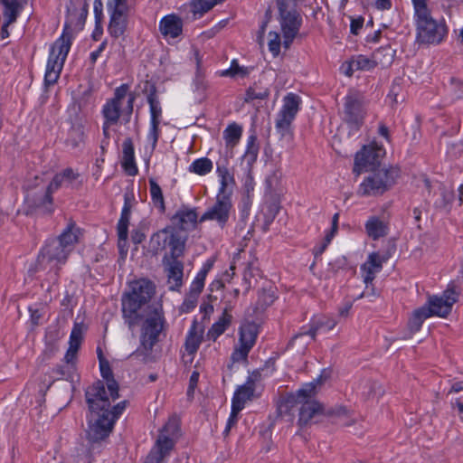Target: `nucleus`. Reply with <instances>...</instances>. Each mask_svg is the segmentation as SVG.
<instances>
[{
	"label": "nucleus",
	"mask_w": 463,
	"mask_h": 463,
	"mask_svg": "<svg viewBox=\"0 0 463 463\" xmlns=\"http://www.w3.org/2000/svg\"><path fill=\"white\" fill-rule=\"evenodd\" d=\"M85 397L90 411L87 436L90 441L98 442L109 436L127 402L111 407V402L115 400H112L102 381H97L88 387Z\"/></svg>",
	"instance_id": "obj_1"
},
{
	"label": "nucleus",
	"mask_w": 463,
	"mask_h": 463,
	"mask_svg": "<svg viewBox=\"0 0 463 463\" xmlns=\"http://www.w3.org/2000/svg\"><path fill=\"white\" fill-rule=\"evenodd\" d=\"M130 291L121 299L122 317L128 329L134 331L141 321V311L155 293V285L145 279L136 280L130 285Z\"/></svg>",
	"instance_id": "obj_2"
},
{
	"label": "nucleus",
	"mask_w": 463,
	"mask_h": 463,
	"mask_svg": "<svg viewBox=\"0 0 463 463\" xmlns=\"http://www.w3.org/2000/svg\"><path fill=\"white\" fill-rule=\"evenodd\" d=\"M415 10L416 41L422 44H438L447 34L445 24L435 20L425 0H412Z\"/></svg>",
	"instance_id": "obj_3"
},
{
	"label": "nucleus",
	"mask_w": 463,
	"mask_h": 463,
	"mask_svg": "<svg viewBox=\"0 0 463 463\" xmlns=\"http://www.w3.org/2000/svg\"><path fill=\"white\" fill-rule=\"evenodd\" d=\"M137 326H140V347L146 352L152 351L166 326L162 305L146 306L141 311V321Z\"/></svg>",
	"instance_id": "obj_4"
},
{
	"label": "nucleus",
	"mask_w": 463,
	"mask_h": 463,
	"mask_svg": "<svg viewBox=\"0 0 463 463\" xmlns=\"http://www.w3.org/2000/svg\"><path fill=\"white\" fill-rule=\"evenodd\" d=\"M136 94L129 91L128 84H121L115 89L113 98L108 99L102 107L101 114L104 121L117 125L123 116L125 123H128L133 112Z\"/></svg>",
	"instance_id": "obj_5"
},
{
	"label": "nucleus",
	"mask_w": 463,
	"mask_h": 463,
	"mask_svg": "<svg viewBox=\"0 0 463 463\" xmlns=\"http://www.w3.org/2000/svg\"><path fill=\"white\" fill-rule=\"evenodd\" d=\"M72 34L66 23L61 35L51 46L44 75V83L53 85L60 78L61 71L71 46Z\"/></svg>",
	"instance_id": "obj_6"
},
{
	"label": "nucleus",
	"mask_w": 463,
	"mask_h": 463,
	"mask_svg": "<svg viewBox=\"0 0 463 463\" xmlns=\"http://www.w3.org/2000/svg\"><path fill=\"white\" fill-rule=\"evenodd\" d=\"M400 176L398 167L390 166L370 173L359 184L357 194L363 197H377L390 190Z\"/></svg>",
	"instance_id": "obj_7"
},
{
	"label": "nucleus",
	"mask_w": 463,
	"mask_h": 463,
	"mask_svg": "<svg viewBox=\"0 0 463 463\" xmlns=\"http://www.w3.org/2000/svg\"><path fill=\"white\" fill-rule=\"evenodd\" d=\"M82 184L81 175L71 167H67L61 172L57 173L50 184L43 197L39 199L35 204L39 208H43L46 213L53 212V199L52 194L61 187L77 188Z\"/></svg>",
	"instance_id": "obj_8"
},
{
	"label": "nucleus",
	"mask_w": 463,
	"mask_h": 463,
	"mask_svg": "<svg viewBox=\"0 0 463 463\" xmlns=\"http://www.w3.org/2000/svg\"><path fill=\"white\" fill-rule=\"evenodd\" d=\"M301 98L293 92L283 98V104L275 119V128L281 138H293L292 123L300 109Z\"/></svg>",
	"instance_id": "obj_9"
},
{
	"label": "nucleus",
	"mask_w": 463,
	"mask_h": 463,
	"mask_svg": "<svg viewBox=\"0 0 463 463\" xmlns=\"http://www.w3.org/2000/svg\"><path fill=\"white\" fill-rule=\"evenodd\" d=\"M185 241L182 232L172 226L165 227L151 237V243L156 244V251L169 248L172 260L184 254Z\"/></svg>",
	"instance_id": "obj_10"
},
{
	"label": "nucleus",
	"mask_w": 463,
	"mask_h": 463,
	"mask_svg": "<svg viewBox=\"0 0 463 463\" xmlns=\"http://www.w3.org/2000/svg\"><path fill=\"white\" fill-rule=\"evenodd\" d=\"M71 253L56 239H52L43 247L38 256V263L43 269L49 266L50 269L53 270L54 280H56L61 267L66 263Z\"/></svg>",
	"instance_id": "obj_11"
},
{
	"label": "nucleus",
	"mask_w": 463,
	"mask_h": 463,
	"mask_svg": "<svg viewBox=\"0 0 463 463\" xmlns=\"http://www.w3.org/2000/svg\"><path fill=\"white\" fill-rule=\"evenodd\" d=\"M367 111L364 97L357 93H349L345 98L343 120L352 131H358L364 123Z\"/></svg>",
	"instance_id": "obj_12"
},
{
	"label": "nucleus",
	"mask_w": 463,
	"mask_h": 463,
	"mask_svg": "<svg viewBox=\"0 0 463 463\" xmlns=\"http://www.w3.org/2000/svg\"><path fill=\"white\" fill-rule=\"evenodd\" d=\"M278 5L283 45L286 49H288L299 32L302 17L296 9H288L285 0H279Z\"/></svg>",
	"instance_id": "obj_13"
},
{
	"label": "nucleus",
	"mask_w": 463,
	"mask_h": 463,
	"mask_svg": "<svg viewBox=\"0 0 463 463\" xmlns=\"http://www.w3.org/2000/svg\"><path fill=\"white\" fill-rule=\"evenodd\" d=\"M107 9L109 14L108 31L117 39L124 34L128 24V0H108Z\"/></svg>",
	"instance_id": "obj_14"
},
{
	"label": "nucleus",
	"mask_w": 463,
	"mask_h": 463,
	"mask_svg": "<svg viewBox=\"0 0 463 463\" xmlns=\"http://www.w3.org/2000/svg\"><path fill=\"white\" fill-rule=\"evenodd\" d=\"M458 295L459 293L456 291L454 286H449L441 295L429 296L423 307L427 309L430 317L446 318L451 313L454 304L458 301Z\"/></svg>",
	"instance_id": "obj_15"
},
{
	"label": "nucleus",
	"mask_w": 463,
	"mask_h": 463,
	"mask_svg": "<svg viewBox=\"0 0 463 463\" xmlns=\"http://www.w3.org/2000/svg\"><path fill=\"white\" fill-rule=\"evenodd\" d=\"M383 52L375 51L371 58L365 55L354 56L348 61H345L341 68L346 76L351 77L357 71H371L377 66L387 67L390 65V57H387L386 61H382L381 55Z\"/></svg>",
	"instance_id": "obj_16"
},
{
	"label": "nucleus",
	"mask_w": 463,
	"mask_h": 463,
	"mask_svg": "<svg viewBox=\"0 0 463 463\" xmlns=\"http://www.w3.org/2000/svg\"><path fill=\"white\" fill-rule=\"evenodd\" d=\"M385 150L383 146L371 143L356 153L354 157V173L360 175L366 167L374 166L379 164L380 160L384 156Z\"/></svg>",
	"instance_id": "obj_17"
},
{
	"label": "nucleus",
	"mask_w": 463,
	"mask_h": 463,
	"mask_svg": "<svg viewBox=\"0 0 463 463\" xmlns=\"http://www.w3.org/2000/svg\"><path fill=\"white\" fill-rule=\"evenodd\" d=\"M232 210V203L230 195L217 194L216 202L200 218V222L215 221L223 228L228 222Z\"/></svg>",
	"instance_id": "obj_18"
},
{
	"label": "nucleus",
	"mask_w": 463,
	"mask_h": 463,
	"mask_svg": "<svg viewBox=\"0 0 463 463\" xmlns=\"http://www.w3.org/2000/svg\"><path fill=\"white\" fill-rule=\"evenodd\" d=\"M260 373L258 371L252 372L247 378L244 384L238 386L236 389L232 402L244 408L245 403L250 401L254 396L256 383L260 380Z\"/></svg>",
	"instance_id": "obj_19"
},
{
	"label": "nucleus",
	"mask_w": 463,
	"mask_h": 463,
	"mask_svg": "<svg viewBox=\"0 0 463 463\" xmlns=\"http://www.w3.org/2000/svg\"><path fill=\"white\" fill-rule=\"evenodd\" d=\"M324 414V407L317 401H305L299 409L298 423L303 428L318 421V418Z\"/></svg>",
	"instance_id": "obj_20"
},
{
	"label": "nucleus",
	"mask_w": 463,
	"mask_h": 463,
	"mask_svg": "<svg viewBox=\"0 0 463 463\" xmlns=\"http://www.w3.org/2000/svg\"><path fill=\"white\" fill-rule=\"evenodd\" d=\"M86 327L83 323H74L70 335L69 348L64 355L66 364L74 365L77 360V354L83 340V334Z\"/></svg>",
	"instance_id": "obj_21"
},
{
	"label": "nucleus",
	"mask_w": 463,
	"mask_h": 463,
	"mask_svg": "<svg viewBox=\"0 0 463 463\" xmlns=\"http://www.w3.org/2000/svg\"><path fill=\"white\" fill-rule=\"evenodd\" d=\"M175 447L174 439L165 435H159L154 448L148 454L146 463H164L165 458L170 454Z\"/></svg>",
	"instance_id": "obj_22"
},
{
	"label": "nucleus",
	"mask_w": 463,
	"mask_h": 463,
	"mask_svg": "<svg viewBox=\"0 0 463 463\" xmlns=\"http://www.w3.org/2000/svg\"><path fill=\"white\" fill-rule=\"evenodd\" d=\"M383 261L384 259H383L378 253L373 252L368 256L367 260L361 266L364 282L367 288L369 285H372L376 274L382 270Z\"/></svg>",
	"instance_id": "obj_23"
},
{
	"label": "nucleus",
	"mask_w": 463,
	"mask_h": 463,
	"mask_svg": "<svg viewBox=\"0 0 463 463\" xmlns=\"http://www.w3.org/2000/svg\"><path fill=\"white\" fill-rule=\"evenodd\" d=\"M337 321L334 319L333 317H327V316H316L312 318L310 322L309 329L307 332L299 333L296 335L292 339L291 342L296 340L298 336L308 335L312 337L313 340L316 339L317 333L320 330H326L330 331L335 328L336 326Z\"/></svg>",
	"instance_id": "obj_24"
},
{
	"label": "nucleus",
	"mask_w": 463,
	"mask_h": 463,
	"mask_svg": "<svg viewBox=\"0 0 463 463\" xmlns=\"http://www.w3.org/2000/svg\"><path fill=\"white\" fill-rule=\"evenodd\" d=\"M159 31L165 38H176L183 32V21L175 14L165 15L159 22Z\"/></svg>",
	"instance_id": "obj_25"
},
{
	"label": "nucleus",
	"mask_w": 463,
	"mask_h": 463,
	"mask_svg": "<svg viewBox=\"0 0 463 463\" xmlns=\"http://www.w3.org/2000/svg\"><path fill=\"white\" fill-rule=\"evenodd\" d=\"M203 327L194 320L187 332L184 342V349L190 355H194L199 349L203 336Z\"/></svg>",
	"instance_id": "obj_26"
},
{
	"label": "nucleus",
	"mask_w": 463,
	"mask_h": 463,
	"mask_svg": "<svg viewBox=\"0 0 463 463\" xmlns=\"http://www.w3.org/2000/svg\"><path fill=\"white\" fill-rule=\"evenodd\" d=\"M365 232L369 238L376 241L389 232V223L378 216H370L364 224Z\"/></svg>",
	"instance_id": "obj_27"
},
{
	"label": "nucleus",
	"mask_w": 463,
	"mask_h": 463,
	"mask_svg": "<svg viewBox=\"0 0 463 463\" xmlns=\"http://www.w3.org/2000/svg\"><path fill=\"white\" fill-rule=\"evenodd\" d=\"M327 378L328 375L326 374V371H323L319 377L304 384L296 393L297 402L304 403L305 401H315L314 397L317 392V388L321 386Z\"/></svg>",
	"instance_id": "obj_28"
},
{
	"label": "nucleus",
	"mask_w": 463,
	"mask_h": 463,
	"mask_svg": "<svg viewBox=\"0 0 463 463\" xmlns=\"http://www.w3.org/2000/svg\"><path fill=\"white\" fill-rule=\"evenodd\" d=\"M198 214L194 209L183 207L173 216L172 221L181 230L187 231L196 226Z\"/></svg>",
	"instance_id": "obj_29"
},
{
	"label": "nucleus",
	"mask_w": 463,
	"mask_h": 463,
	"mask_svg": "<svg viewBox=\"0 0 463 463\" xmlns=\"http://www.w3.org/2000/svg\"><path fill=\"white\" fill-rule=\"evenodd\" d=\"M80 236V229L76 223L70 220L63 232L56 238V240L64 246L65 249L72 252L75 245L79 242Z\"/></svg>",
	"instance_id": "obj_30"
},
{
	"label": "nucleus",
	"mask_w": 463,
	"mask_h": 463,
	"mask_svg": "<svg viewBox=\"0 0 463 463\" xmlns=\"http://www.w3.org/2000/svg\"><path fill=\"white\" fill-rule=\"evenodd\" d=\"M122 167L128 175L134 176L137 174V166L135 162V152L132 139L128 137L122 144Z\"/></svg>",
	"instance_id": "obj_31"
},
{
	"label": "nucleus",
	"mask_w": 463,
	"mask_h": 463,
	"mask_svg": "<svg viewBox=\"0 0 463 463\" xmlns=\"http://www.w3.org/2000/svg\"><path fill=\"white\" fill-rule=\"evenodd\" d=\"M184 264L177 259L172 260L167 268V283L170 290H178L183 285Z\"/></svg>",
	"instance_id": "obj_32"
},
{
	"label": "nucleus",
	"mask_w": 463,
	"mask_h": 463,
	"mask_svg": "<svg viewBox=\"0 0 463 463\" xmlns=\"http://www.w3.org/2000/svg\"><path fill=\"white\" fill-rule=\"evenodd\" d=\"M99 370L102 378L106 381L107 392L110 393L112 400H117L118 395V383L114 379V374L109 361L99 363Z\"/></svg>",
	"instance_id": "obj_33"
},
{
	"label": "nucleus",
	"mask_w": 463,
	"mask_h": 463,
	"mask_svg": "<svg viewBox=\"0 0 463 463\" xmlns=\"http://www.w3.org/2000/svg\"><path fill=\"white\" fill-rule=\"evenodd\" d=\"M216 173L220 178V187L217 194L230 195L232 197V187L235 184L233 175L225 165H217Z\"/></svg>",
	"instance_id": "obj_34"
},
{
	"label": "nucleus",
	"mask_w": 463,
	"mask_h": 463,
	"mask_svg": "<svg viewBox=\"0 0 463 463\" xmlns=\"http://www.w3.org/2000/svg\"><path fill=\"white\" fill-rule=\"evenodd\" d=\"M130 206L126 202L121 211V215L117 225V232L118 237V247L121 248L126 245L128 235V225L130 219Z\"/></svg>",
	"instance_id": "obj_35"
},
{
	"label": "nucleus",
	"mask_w": 463,
	"mask_h": 463,
	"mask_svg": "<svg viewBox=\"0 0 463 463\" xmlns=\"http://www.w3.org/2000/svg\"><path fill=\"white\" fill-rule=\"evenodd\" d=\"M232 315L228 309L225 308L222 315L219 319L211 326L207 332V338L213 341H216L217 338L222 335L232 323Z\"/></svg>",
	"instance_id": "obj_36"
},
{
	"label": "nucleus",
	"mask_w": 463,
	"mask_h": 463,
	"mask_svg": "<svg viewBox=\"0 0 463 463\" xmlns=\"http://www.w3.org/2000/svg\"><path fill=\"white\" fill-rule=\"evenodd\" d=\"M259 149L260 146L257 143V137L250 135L248 137L246 150L241 157L242 164L246 165L248 172H250L252 165L257 161Z\"/></svg>",
	"instance_id": "obj_37"
},
{
	"label": "nucleus",
	"mask_w": 463,
	"mask_h": 463,
	"mask_svg": "<svg viewBox=\"0 0 463 463\" xmlns=\"http://www.w3.org/2000/svg\"><path fill=\"white\" fill-rule=\"evenodd\" d=\"M0 5L3 10L4 20L7 24L14 23L23 8L19 0H0Z\"/></svg>",
	"instance_id": "obj_38"
},
{
	"label": "nucleus",
	"mask_w": 463,
	"mask_h": 463,
	"mask_svg": "<svg viewBox=\"0 0 463 463\" xmlns=\"http://www.w3.org/2000/svg\"><path fill=\"white\" fill-rule=\"evenodd\" d=\"M258 336V328L254 323H247L240 327L239 342L250 346H254Z\"/></svg>",
	"instance_id": "obj_39"
},
{
	"label": "nucleus",
	"mask_w": 463,
	"mask_h": 463,
	"mask_svg": "<svg viewBox=\"0 0 463 463\" xmlns=\"http://www.w3.org/2000/svg\"><path fill=\"white\" fill-rule=\"evenodd\" d=\"M147 102L150 109V122L160 123L162 117V108L159 99L156 96V90L155 86L151 87L150 92L147 95Z\"/></svg>",
	"instance_id": "obj_40"
},
{
	"label": "nucleus",
	"mask_w": 463,
	"mask_h": 463,
	"mask_svg": "<svg viewBox=\"0 0 463 463\" xmlns=\"http://www.w3.org/2000/svg\"><path fill=\"white\" fill-rule=\"evenodd\" d=\"M269 96V89L263 86L260 82H255L247 89L244 101L249 103L255 99L263 100L268 99Z\"/></svg>",
	"instance_id": "obj_41"
},
{
	"label": "nucleus",
	"mask_w": 463,
	"mask_h": 463,
	"mask_svg": "<svg viewBox=\"0 0 463 463\" xmlns=\"http://www.w3.org/2000/svg\"><path fill=\"white\" fill-rule=\"evenodd\" d=\"M242 135V128L237 123L229 124L223 131V138L227 147L233 148L240 141Z\"/></svg>",
	"instance_id": "obj_42"
},
{
	"label": "nucleus",
	"mask_w": 463,
	"mask_h": 463,
	"mask_svg": "<svg viewBox=\"0 0 463 463\" xmlns=\"http://www.w3.org/2000/svg\"><path fill=\"white\" fill-rule=\"evenodd\" d=\"M149 192L153 204L161 213L165 211V198L160 185L154 178H149Z\"/></svg>",
	"instance_id": "obj_43"
},
{
	"label": "nucleus",
	"mask_w": 463,
	"mask_h": 463,
	"mask_svg": "<svg viewBox=\"0 0 463 463\" xmlns=\"http://www.w3.org/2000/svg\"><path fill=\"white\" fill-rule=\"evenodd\" d=\"M430 317V314L427 312V309L422 306L417 309H415L409 319V328L411 332H418L423 324V322Z\"/></svg>",
	"instance_id": "obj_44"
},
{
	"label": "nucleus",
	"mask_w": 463,
	"mask_h": 463,
	"mask_svg": "<svg viewBox=\"0 0 463 463\" xmlns=\"http://www.w3.org/2000/svg\"><path fill=\"white\" fill-rule=\"evenodd\" d=\"M213 162L208 157H201L195 159L189 165V172L196 174L198 175H205L213 170Z\"/></svg>",
	"instance_id": "obj_45"
},
{
	"label": "nucleus",
	"mask_w": 463,
	"mask_h": 463,
	"mask_svg": "<svg viewBox=\"0 0 463 463\" xmlns=\"http://www.w3.org/2000/svg\"><path fill=\"white\" fill-rule=\"evenodd\" d=\"M223 1L224 0H193L191 3V10L194 15L199 14V16H202L214 5Z\"/></svg>",
	"instance_id": "obj_46"
},
{
	"label": "nucleus",
	"mask_w": 463,
	"mask_h": 463,
	"mask_svg": "<svg viewBox=\"0 0 463 463\" xmlns=\"http://www.w3.org/2000/svg\"><path fill=\"white\" fill-rule=\"evenodd\" d=\"M454 200V194L452 192L442 189L439 193V198L435 201V207L444 213H449L451 209V205Z\"/></svg>",
	"instance_id": "obj_47"
},
{
	"label": "nucleus",
	"mask_w": 463,
	"mask_h": 463,
	"mask_svg": "<svg viewBox=\"0 0 463 463\" xmlns=\"http://www.w3.org/2000/svg\"><path fill=\"white\" fill-rule=\"evenodd\" d=\"M276 299V296L273 290L271 289H262L258 294V300L256 303L257 310H264L269 306H270Z\"/></svg>",
	"instance_id": "obj_48"
},
{
	"label": "nucleus",
	"mask_w": 463,
	"mask_h": 463,
	"mask_svg": "<svg viewBox=\"0 0 463 463\" xmlns=\"http://www.w3.org/2000/svg\"><path fill=\"white\" fill-rule=\"evenodd\" d=\"M251 349L252 348L250 346L239 342L232 353L231 360L232 363L246 362L248 359V354Z\"/></svg>",
	"instance_id": "obj_49"
},
{
	"label": "nucleus",
	"mask_w": 463,
	"mask_h": 463,
	"mask_svg": "<svg viewBox=\"0 0 463 463\" xmlns=\"http://www.w3.org/2000/svg\"><path fill=\"white\" fill-rule=\"evenodd\" d=\"M249 73L247 68L240 66L236 60H232L229 69L222 71L221 75L224 77L234 78L236 76L244 77Z\"/></svg>",
	"instance_id": "obj_50"
},
{
	"label": "nucleus",
	"mask_w": 463,
	"mask_h": 463,
	"mask_svg": "<svg viewBox=\"0 0 463 463\" xmlns=\"http://www.w3.org/2000/svg\"><path fill=\"white\" fill-rule=\"evenodd\" d=\"M179 430L178 420L175 417L169 418L168 421L164 425L159 435H165L168 438L173 439Z\"/></svg>",
	"instance_id": "obj_51"
},
{
	"label": "nucleus",
	"mask_w": 463,
	"mask_h": 463,
	"mask_svg": "<svg viewBox=\"0 0 463 463\" xmlns=\"http://www.w3.org/2000/svg\"><path fill=\"white\" fill-rule=\"evenodd\" d=\"M269 51L277 57L280 52L281 40L280 35L277 32L269 33Z\"/></svg>",
	"instance_id": "obj_52"
},
{
	"label": "nucleus",
	"mask_w": 463,
	"mask_h": 463,
	"mask_svg": "<svg viewBox=\"0 0 463 463\" xmlns=\"http://www.w3.org/2000/svg\"><path fill=\"white\" fill-rule=\"evenodd\" d=\"M242 410H243V408L232 402V411H231L230 417L227 420L225 430L223 431L224 435H228L230 430H232V428H233L237 424L238 415H239L240 411Z\"/></svg>",
	"instance_id": "obj_53"
},
{
	"label": "nucleus",
	"mask_w": 463,
	"mask_h": 463,
	"mask_svg": "<svg viewBox=\"0 0 463 463\" xmlns=\"http://www.w3.org/2000/svg\"><path fill=\"white\" fill-rule=\"evenodd\" d=\"M204 281L205 279L203 278V274H197L190 286L189 293L193 294V296L199 297L204 288Z\"/></svg>",
	"instance_id": "obj_54"
},
{
	"label": "nucleus",
	"mask_w": 463,
	"mask_h": 463,
	"mask_svg": "<svg viewBox=\"0 0 463 463\" xmlns=\"http://www.w3.org/2000/svg\"><path fill=\"white\" fill-rule=\"evenodd\" d=\"M159 125H160V123L150 122V128H149V131L147 134V139L149 142H151L153 148H155L156 146V144H157V141L159 138V134H160Z\"/></svg>",
	"instance_id": "obj_55"
},
{
	"label": "nucleus",
	"mask_w": 463,
	"mask_h": 463,
	"mask_svg": "<svg viewBox=\"0 0 463 463\" xmlns=\"http://www.w3.org/2000/svg\"><path fill=\"white\" fill-rule=\"evenodd\" d=\"M378 296L379 292L374 288L373 284L372 283L368 288L365 286V290L357 298H372L371 300H373Z\"/></svg>",
	"instance_id": "obj_56"
},
{
	"label": "nucleus",
	"mask_w": 463,
	"mask_h": 463,
	"mask_svg": "<svg viewBox=\"0 0 463 463\" xmlns=\"http://www.w3.org/2000/svg\"><path fill=\"white\" fill-rule=\"evenodd\" d=\"M363 25H364V18L363 17L352 19L351 25H350L351 33L354 35H357L359 33V31L362 29Z\"/></svg>",
	"instance_id": "obj_57"
},
{
	"label": "nucleus",
	"mask_w": 463,
	"mask_h": 463,
	"mask_svg": "<svg viewBox=\"0 0 463 463\" xmlns=\"http://www.w3.org/2000/svg\"><path fill=\"white\" fill-rule=\"evenodd\" d=\"M92 455L90 451H86L84 453H78L74 458V463H91Z\"/></svg>",
	"instance_id": "obj_58"
},
{
	"label": "nucleus",
	"mask_w": 463,
	"mask_h": 463,
	"mask_svg": "<svg viewBox=\"0 0 463 463\" xmlns=\"http://www.w3.org/2000/svg\"><path fill=\"white\" fill-rule=\"evenodd\" d=\"M197 296H193V294L189 293L186 297L185 300L184 301L183 306L186 307V311H189L190 309H193L196 306L197 302Z\"/></svg>",
	"instance_id": "obj_59"
},
{
	"label": "nucleus",
	"mask_w": 463,
	"mask_h": 463,
	"mask_svg": "<svg viewBox=\"0 0 463 463\" xmlns=\"http://www.w3.org/2000/svg\"><path fill=\"white\" fill-rule=\"evenodd\" d=\"M200 311L203 314V319H209L210 316L213 313V306L210 303H203L200 307Z\"/></svg>",
	"instance_id": "obj_60"
},
{
	"label": "nucleus",
	"mask_w": 463,
	"mask_h": 463,
	"mask_svg": "<svg viewBox=\"0 0 463 463\" xmlns=\"http://www.w3.org/2000/svg\"><path fill=\"white\" fill-rule=\"evenodd\" d=\"M199 381V373L194 371L192 373L189 380L188 393L193 392L197 386Z\"/></svg>",
	"instance_id": "obj_61"
},
{
	"label": "nucleus",
	"mask_w": 463,
	"mask_h": 463,
	"mask_svg": "<svg viewBox=\"0 0 463 463\" xmlns=\"http://www.w3.org/2000/svg\"><path fill=\"white\" fill-rule=\"evenodd\" d=\"M106 46H107V42L104 41L100 43V45L99 46V48L96 51H94L90 53V61L92 63L96 62L97 59L99 57L100 53L105 50Z\"/></svg>",
	"instance_id": "obj_62"
},
{
	"label": "nucleus",
	"mask_w": 463,
	"mask_h": 463,
	"mask_svg": "<svg viewBox=\"0 0 463 463\" xmlns=\"http://www.w3.org/2000/svg\"><path fill=\"white\" fill-rule=\"evenodd\" d=\"M52 373L55 374V379H61L67 376V371L63 365H58L52 369Z\"/></svg>",
	"instance_id": "obj_63"
},
{
	"label": "nucleus",
	"mask_w": 463,
	"mask_h": 463,
	"mask_svg": "<svg viewBox=\"0 0 463 463\" xmlns=\"http://www.w3.org/2000/svg\"><path fill=\"white\" fill-rule=\"evenodd\" d=\"M145 239V234L139 231H133L131 234V240L135 244L141 243Z\"/></svg>",
	"instance_id": "obj_64"
}]
</instances>
